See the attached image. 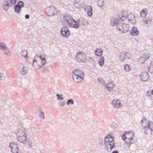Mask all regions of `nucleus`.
I'll return each mask as SVG.
<instances>
[{"instance_id": "1", "label": "nucleus", "mask_w": 153, "mask_h": 153, "mask_svg": "<svg viewBox=\"0 0 153 153\" xmlns=\"http://www.w3.org/2000/svg\"><path fill=\"white\" fill-rule=\"evenodd\" d=\"M64 21L67 22L68 24L71 27L77 28L79 26V22L75 21L71 16L65 15L64 16Z\"/></svg>"}, {"instance_id": "2", "label": "nucleus", "mask_w": 153, "mask_h": 153, "mask_svg": "<svg viewBox=\"0 0 153 153\" xmlns=\"http://www.w3.org/2000/svg\"><path fill=\"white\" fill-rule=\"evenodd\" d=\"M83 76L84 74L82 71L76 70L74 71L73 78L74 82H79L82 80Z\"/></svg>"}, {"instance_id": "3", "label": "nucleus", "mask_w": 153, "mask_h": 153, "mask_svg": "<svg viewBox=\"0 0 153 153\" xmlns=\"http://www.w3.org/2000/svg\"><path fill=\"white\" fill-rule=\"evenodd\" d=\"M128 135L126 136V134H123L122 136V139L126 143L128 144V148H129L130 145L132 144L131 141L133 140L134 134H133L132 136L131 137H130L128 135L129 134H127Z\"/></svg>"}, {"instance_id": "4", "label": "nucleus", "mask_w": 153, "mask_h": 153, "mask_svg": "<svg viewBox=\"0 0 153 153\" xmlns=\"http://www.w3.org/2000/svg\"><path fill=\"white\" fill-rule=\"evenodd\" d=\"M12 153H18L19 149L17 144L12 142L10 143L9 145Z\"/></svg>"}, {"instance_id": "5", "label": "nucleus", "mask_w": 153, "mask_h": 153, "mask_svg": "<svg viewBox=\"0 0 153 153\" xmlns=\"http://www.w3.org/2000/svg\"><path fill=\"white\" fill-rule=\"evenodd\" d=\"M105 149L108 152H110L115 148V142H105Z\"/></svg>"}, {"instance_id": "6", "label": "nucleus", "mask_w": 153, "mask_h": 153, "mask_svg": "<svg viewBox=\"0 0 153 153\" xmlns=\"http://www.w3.org/2000/svg\"><path fill=\"white\" fill-rule=\"evenodd\" d=\"M41 60H45V56L44 55H42L40 56H36L34 58L33 64V65H37V61H40Z\"/></svg>"}, {"instance_id": "7", "label": "nucleus", "mask_w": 153, "mask_h": 153, "mask_svg": "<svg viewBox=\"0 0 153 153\" xmlns=\"http://www.w3.org/2000/svg\"><path fill=\"white\" fill-rule=\"evenodd\" d=\"M61 33L64 37H67L70 34V32L68 28L65 27H63L61 30Z\"/></svg>"}, {"instance_id": "8", "label": "nucleus", "mask_w": 153, "mask_h": 153, "mask_svg": "<svg viewBox=\"0 0 153 153\" xmlns=\"http://www.w3.org/2000/svg\"><path fill=\"white\" fill-rule=\"evenodd\" d=\"M24 3L21 1H20L18 4V5L15 6V10L16 13H19L21 10V8L23 7Z\"/></svg>"}, {"instance_id": "9", "label": "nucleus", "mask_w": 153, "mask_h": 153, "mask_svg": "<svg viewBox=\"0 0 153 153\" xmlns=\"http://www.w3.org/2000/svg\"><path fill=\"white\" fill-rule=\"evenodd\" d=\"M140 76L141 79L144 81H147L149 78L148 74L146 72H144L140 74Z\"/></svg>"}, {"instance_id": "10", "label": "nucleus", "mask_w": 153, "mask_h": 153, "mask_svg": "<svg viewBox=\"0 0 153 153\" xmlns=\"http://www.w3.org/2000/svg\"><path fill=\"white\" fill-rule=\"evenodd\" d=\"M45 13L49 16L53 15V13L55 11V9L53 7H49L45 10Z\"/></svg>"}, {"instance_id": "11", "label": "nucleus", "mask_w": 153, "mask_h": 153, "mask_svg": "<svg viewBox=\"0 0 153 153\" xmlns=\"http://www.w3.org/2000/svg\"><path fill=\"white\" fill-rule=\"evenodd\" d=\"M17 139L19 142L23 143H25V142L27 140V136L25 134H23L21 136H18Z\"/></svg>"}, {"instance_id": "12", "label": "nucleus", "mask_w": 153, "mask_h": 153, "mask_svg": "<svg viewBox=\"0 0 153 153\" xmlns=\"http://www.w3.org/2000/svg\"><path fill=\"white\" fill-rule=\"evenodd\" d=\"M115 142L114 140V137L111 135V134H108L105 139V142Z\"/></svg>"}, {"instance_id": "13", "label": "nucleus", "mask_w": 153, "mask_h": 153, "mask_svg": "<svg viewBox=\"0 0 153 153\" xmlns=\"http://www.w3.org/2000/svg\"><path fill=\"white\" fill-rule=\"evenodd\" d=\"M139 34V32L137 29L135 27H132L131 33V34L132 35H137Z\"/></svg>"}, {"instance_id": "14", "label": "nucleus", "mask_w": 153, "mask_h": 153, "mask_svg": "<svg viewBox=\"0 0 153 153\" xmlns=\"http://www.w3.org/2000/svg\"><path fill=\"white\" fill-rule=\"evenodd\" d=\"M45 60H41L40 61H37V65H33L35 67H37L38 66L41 67L43 66L45 63Z\"/></svg>"}, {"instance_id": "15", "label": "nucleus", "mask_w": 153, "mask_h": 153, "mask_svg": "<svg viewBox=\"0 0 153 153\" xmlns=\"http://www.w3.org/2000/svg\"><path fill=\"white\" fill-rule=\"evenodd\" d=\"M112 104L114 106L117 108L119 107L120 105V102L119 100H114L113 101Z\"/></svg>"}, {"instance_id": "16", "label": "nucleus", "mask_w": 153, "mask_h": 153, "mask_svg": "<svg viewBox=\"0 0 153 153\" xmlns=\"http://www.w3.org/2000/svg\"><path fill=\"white\" fill-rule=\"evenodd\" d=\"M114 85L113 82H111L110 83H108L106 85L108 91H110L114 88Z\"/></svg>"}, {"instance_id": "17", "label": "nucleus", "mask_w": 153, "mask_h": 153, "mask_svg": "<svg viewBox=\"0 0 153 153\" xmlns=\"http://www.w3.org/2000/svg\"><path fill=\"white\" fill-rule=\"evenodd\" d=\"M77 59L81 60L85 57V55L82 52H79L77 53L76 55Z\"/></svg>"}, {"instance_id": "18", "label": "nucleus", "mask_w": 153, "mask_h": 153, "mask_svg": "<svg viewBox=\"0 0 153 153\" xmlns=\"http://www.w3.org/2000/svg\"><path fill=\"white\" fill-rule=\"evenodd\" d=\"M96 55L98 56H101L102 54V51L100 49H97L95 51Z\"/></svg>"}, {"instance_id": "19", "label": "nucleus", "mask_w": 153, "mask_h": 153, "mask_svg": "<svg viewBox=\"0 0 153 153\" xmlns=\"http://www.w3.org/2000/svg\"><path fill=\"white\" fill-rule=\"evenodd\" d=\"M88 12V16H91L92 15V9L91 6H88L86 9Z\"/></svg>"}, {"instance_id": "20", "label": "nucleus", "mask_w": 153, "mask_h": 153, "mask_svg": "<svg viewBox=\"0 0 153 153\" xmlns=\"http://www.w3.org/2000/svg\"><path fill=\"white\" fill-rule=\"evenodd\" d=\"M126 16L123 15V14H121L119 17L118 20L120 22H122L125 19H126Z\"/></svg>"}, {"instance_id": "21", "label": "nucleus", "mask_w": 153, "mask_h": 153, "mask_svg": "<svg viewBox=\"0 0 153 153\" xmlns=\"http://www.w3.org/2000/svg\"><path fill=\"white\" fill-rule=\"evenodd\" d=\"M104 62V59L103 57H101L99 61V65L102 66L103 65Z\"/></svg>"}, {"instance_id": "22", "label": "nucleus", "mask_w": 153, "mask_h": 153, "mask_svg": "<svg viewBox=\"0 0 153 153\" xmlns=\"http://www.w3.org/2000/svg\"><path fill=\"white\" fill-rule=\"evenodd\" d=\"M147 14V10L146 9L143 10L140 13V15L143 17H145Z\"/></svg>"}, {"instance_id": "23", "label": "nucleus", "mask_w": 153, "mask_h": 153, "mask_svg": "<svg viewBox=\"0 0 153 153\" xmlns=\"http://www.w3.org/2000/svg\"><path fill=\"white\" fill-rule=\"evenodd\" d=\"M127 18L129 20H131L133 19L134 17V16L132 14H130L127 17Z\"/></svg>"}, {"instance_id": "24", "label": "nucleus", "mask_w": 153, "mask_h": 153, "mask_svg": "<svg viewBox=\"0 0 153 153\" xmlns=\"http://www.w3.org/2000/svg\"><path fill=\"white\" fill-rule=\"evenodd\" d=\"M6 47L5 46L4 44L0 43V49H4L6 48Z\"/></svg>"}, {"instance_id": "25", "label": "nucleus", "mask_w": 153, "mask_h": 153, "mask_svg": "<svg viewBox=\"0 0 153 153\" xmlns=\"http://www.w3.org/2000/svg\"><path fill=\"white\" fill-rule=\"evenodd\" d=\"M130 68L129 65H126L125 66V69L127 71L130 70Z\"/></svg>"}, {"instance_id": "26", "label": "nucleus", "mask_w": 153, "mask_h": 153, "mask_svg": "<svg viewBox=\"0 0 153 153\" xmlns=\"http://www.w3.org/2000/svg\"><path fill=\"white\" fill-rule=\"evenodd\" d=\"M70 103H71L72 104H73L74 103V101L73 100H69L67 101V104L68 105L70 104Z\"/></svg>"}, {"instance_id": "27", "label": "nucleus", "mask_w": 153, "mask_h": 153, "mask_svg": "<svg viewBox=\"0 0 153 153\" xmlns=\"http://www.w3.org/2000/svg\"><path fill=\"white\" fill-rule=\"evenodd\" d=\"M149 128L151 129H152L153 128V123L151 122L149 124Z\"/></svg>"}, {"instance_id": "28", "label": "nucleus", "mask_w": 153, "mask_h": 153, "mask_svg": "<svg viewBox=\"0 0 153 153\" xmlns=\"http://www.w3.org/2000/svg\"><path fill=\"white\" fill-rule=\"evenodd\" d=\"M10 2L11 4L14 5L16 3V0H11Z\"/></svg>"}, {"instance_id": "29", "label": "nucleus", "mask_w": 153, "mask_h": 153, "mask_svg": "<svg viewBox=\"0 0 153 153\" xmlns=\"http://www.w3.org/2000/svg\"><path fill=\"white\" fill-rule=\"evenodd\" d=\"M27 54V52L26 51H22V55L24 56H25Z\"/></svg>"}, {"instance_id": "30", "label": "nucleus", "mask_w": 153, "mask_h": 153, "mask_svg": "<svg viewBox=\"0 0 153 153\" xmlns=\"http://www.w3.org/2000/svg\"><path fill=\"white\" fill-rule=\"evenodd\" d=\"M9 4L7 3L6 5L4 6V9L6 10H7L9 8Z\"/></svg>"}, {"instance_id": "31", "label": "nucleus", "mask_w": 153, "mask_h": 153, "mask_svg": "<svg viewBox=\"0 0 153 153\" xmlns=\"http://www.w3.org/2000/svg\"><path fill=\"white\" fill-rule=\"evenodd\" d=\"M56 96L58 97L57 99L58 100H63V98L62 97H60L59 95L58 94H56Z\"/></svg>"}, {"instance_id": "32", "label": "nucleus", "mask_w": 153, "mask_h": 153, "mask_svg": "<svg viewBox=\"0 0 153 153\" xmlns=\"http://www.w3.org/2000/svg\"><path fill=\"white\" fill-rule=\"evenodd\" d=\"M28 146L30 147L32 146V143L30 141H28L27 142Z\"/></svg>"}, {"instance_id": "33", "label": "nucleus", "mask_w": 153, "mask_h": 153, "mask_svg": "<svg viewBox=\"0 0 153 153\" xmlns=\"http://www.w3.org/2000/svg\"><path fill=\"white\" fill-rule=\"evenodd\" d=\"M40 116H41V117L42 118H43L44 117V113L41 112L40 114Z\"/></svg>"}, {"instance_id": "34", "label": "nucleus", "mask_w": 153, "mask_h": 153, "mask_svg": "<svg viewBox=\"0 0 153 153\" xmlns=\"http://www.w3.org/2000/svg\"><path fill=\"white\" fill-rule=\"evenodd\" d=\"M98 80L100 82V83L103 82V80L101 78H99L98 79Z\"/></svg>"}, {"instance_id": "35", "label": "nucleus", "mask_w": 153, "mask_h": 153, "mask_svg": "<svg viewBox=\"0 0 153 153\" xmlns=\"http://www.w3.org/2000/svg\"><path fill=\"white\" fill-rule=\"evenodd\" d=\"M64 105H65V103L63 102L60 104V106H61V107L64 106Z\"/></svg>"}, {"instance_id": "36", "label": "nucleus", "mask_w": 153, "mask_h": 153, "mask_svg": "<svg viewBox=\"0 0 153 153\" xmlns=\"http://www.w3.org/2000/svg\"><path fill=\"white\" fill-rule=\"evenodd\" d=\"M25 17L26 19H27L29 18V16L28 15H26L25 16Z\"/></svg>"}, {"instance_id": "37", "label": "nucleus", "mask_w": 153, "mask_h": 153, "mask_svg": "<svg viewBox=\"0 0 153 153\" xmlns=\"http://www.w3.org/2000/svg\"><path fill=\"white\" fill-rule=\"evenodd\" d=\"M112 153H119L118 151L115 150L113 151Z\"/></svg>"}, {"instance_id": "38", "label": "nucleus", "mask_w": 153, "mask_h": 153, "mask_svg": "<svg viewBox=\"0 0 153 153\" xmlns=\"http://www.w3.org/2000/svg\"><path fill=\"white\" fill-rule=\"evenodd\" d=\"M126 56H128H128H130V54L128 53H126Z\"/></svg>"}, {"instance_id": "39", "label": "nucleus", "mask_w": 153, "mask_h": 153, "mask_svg": "<svg viewBox=\"0 0 153 153\" xmlns=\"http://www.w3.org/2000/svg\"><path fill=\"white\" fill-rule=\"evenodd\" d=\"M2 78V76L1 74H0V80H1Z\"/></svg>"}, {"instance_id": "40", "label": "nucleus", "mask_w": 153, "mask_h": 153, "mask_svg": "<svg viewBox=\"0 0 153 153\" xmlns=\"http://www.w3.org/2000/svg\"><path fill=\"white\" fill-rule=\"evenodd\" d=\"M149 57V56H148V57L147 58V59H148Z\"/></svg>"}, {"instance_id": "41", "label": "nucleus", "mask_w": 153, "mask_h": 153, "mask_svg": "<svg viewBox=\"0 0 153 153\" xmlns=\"http://www.w3.org/2000/svg\"><path fill=\"white\" fill-rule=\"evenodd\" d=\"M128 133H131V132H128Z\"/></svg>"}, {"instance_id": "42", "label": "nucleus", "mask_w": 153, "mask_h": 153, "mask_svg": "<svg viewBox=\"0 0 153 153\" xmlns=\"http://www.w3.org/2000/svg\"><path fill=\"white\" fill-rule=\"evenodd\" d=\"M19 153H21L20 152H19Z\"/></svg>"}]
</instances>
